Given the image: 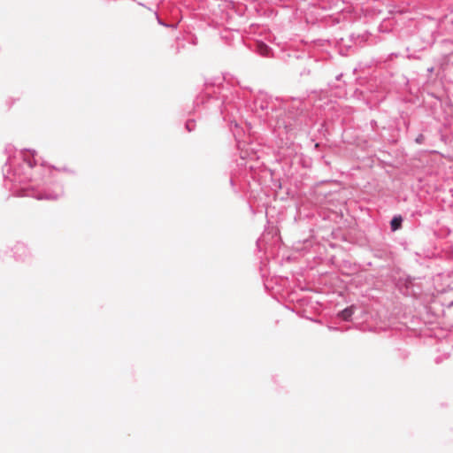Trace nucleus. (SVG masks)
I'll return each mask as SVG.
<instances>
[{
	"mask_svg": "<svg viewBox=\"0 0 453 453\" xmlns=\"http://www.w3.org/2000/svg\"><path fill=\"white\" fill-rule=\"evenodd\" d=\"M354 311H353V307H348L346 309H344L343 311H342L340 313H339V316L343 319V320H349L350 319V317L352 316Z\"/></svg>",
	"mask_w": 453,
	"mask_h": 453,
	"instance_id": "obj_1",
	"label": "nucleus"
},
{
	"mask_svg": "<svg viewBox=\"0 0 453 453\" xmlns=\"http://www.w3.org/2000/svg\"><path fill=\"white\" fill-rule=\"evenodd\" d=\"M257 50L258 52L263 56H268L270 49L269 47L263 43V42H257Z\"/></svg>",
	"mask_w": 453,
	"mask_h": 453,
	"instance_id": "obj_2",
	"label": "nucleus"
},
{
	"mask_svg": "<svg viewBox=\"0 0 453 453\" xmlns=\"http://www.w3.org/2000/svg\"><path fill=\"white\" fill-rule=\"evenodd\" d=\"M390 224H391V228L393 231L397 230L398 228H400L401 225H402V218L401 217L393 218Z\"/></svg>",
	"mask_w": 453,
	"mask_h": 453,
	"instance_id": "obj_3",
	"label": "nucleus"
}]
</instances>
